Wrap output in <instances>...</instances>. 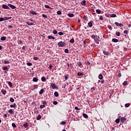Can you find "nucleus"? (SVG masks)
<instances>
[{
  "label": "nucleus",
  "mask_w": 131,
  "mask_h": 131,
  "mask_svg": "<svg viewBox=\"0 0 131 131\" xmlns=\"http://www.w3.org/2000/svg\"><path fill=\"white\" fill-rule=\"evenodd\" d=\"M96 11L97 14H101V10H99V9H97Z\"/></svg>",
  "instance_id": "obj_30"
},
{
  "label": "nucleus",
  "mask_w": 131,
  "mask_h": 131,
  "mask_svg": "<svg viewBox=\"0 0 131 131\" xmlns=\"http://www.w3.org/2000/svg\"><path fill=\"white\" fill-rule=\"evenodd\" d=\"M8 6L12 9H16V7L12 4H8Z\"/></svg>",
  "instance_id": "obj_2"
},
{
  "label": "nucleus",
  "mask_w": 131,
  "mask_h": 131,
  "mask_svg": "<svg viewBox=\"0 0 131 131\" xmlns=\"http://www.w3.org/2000/svg\"><path fill=\"white\" fill-rule=\"evenodd\" d=\"M53 33L54 34H57V33H58V32H57V30H54L53 31Z\"/></svg>",
  "instance_id": "obj_34"
},
{
  "label": "nucleus",
  "mask_w": 131,
  "mask_h": 131,
  "mask_svg": "<svg viewBox=\"0 0 131 131\" xmlns=\"http://www.w3.org/2000/svg\"><path fill=\"white\" fill-rule=\"evenodd\" d=\"M45 107H46V105H40V109H43V108H45Z\"/></svg>",
  "instance_id": "obj_33"
},
{
  "label": "nucleus",
  "mask_w": 131,
  "mask_h": 131,
  "mask_svg": "<svg viewBox=\"0 0 131 131\" xmlns=\"http://www.w3.org/2000/svg\"><path fill=\"white\" fill-rule=\"evenodd\" d=\"M129 106H130V103H126L125 104V107H129Z\"/></svg>",
  "instance_id": "obj_22"
},
{
  "label": "nucleus",
  "mask_w": 131,
  "mask_h": 131,
  "mask_svg": "<svg viewBox=\"0 0 131 131\" xmlns=\"http://www.w3.org/2000/svg\"><path fill=\"white\" fill-rule=\"evenodd\" d=\"M3 70H8V67H3Z\"/></svg>",
  "instance_id": "obj_47"
},
{
  "label": "nucleus",
  "mask_w": 131,
  "mask_h": 131,
  "mask_svg": "<svg viewBox=\"0 0 131 131\" xmlns=\"http://www.w3.org/2000/svg\"><path fill=\"white\" fill-rule=\"evenodd\" d=\"M54 96H56V97H59V94H58V92H55L54 93Z\"/></svg>",
  "instance_id": "obj_20"
},
{
  "label": "nucleus",
  "mask_w": 131,
  "mask_h": 131,
  "mask_svg": "<svg viewBox=\"0 0 131 131\" xmlns=\"http://www.w3.org/2000/svg\"><path fill=\"white\" fill-rule=\"evenodd\" d=\"M86 3V1L84 0L81 2V4L82 6H85Z\"/></svg>",
  "instance_id": "obj_4"
},
{
  "label": "nucleus",
  "mask_w": 131,
  "mask_h": 131,
  "mask_svg": "<svg viewBox=\"0 0 131 131\" xmlns=\"http://www.w3.org/2000/svg\"><path fill=\"white\" fill-rule=\"evenodd\" d=\"M51 86L53 90L56 88V85H55L54 83H52Z\"/></svg>",
  "instance_id": "obj_6"
},
{
  "label": "nucleus",
  "mask_w": 131,
  "mask_h": 131,
  "mask_svg": "<svg viewBox=\"0 0 131 131\" xmlns=\"http://www.w3.org/2000/svg\"><path fill=\"white\" fill-rule=\"evenodd\" d=\"M37 120H39L40 119H41V116L38 115L37 117Z\"/></svg>",
  "instance_id": "obj_23"
},
{
  "label": "nucleus",
  "mask_w": 131,
  "mask_h": 131,
  "mask_svg": "<svg viewBox=\"0 0 131 131\" xmlns=\"http://www.w3.org/2000/svg\"><path fill=\"white\" fill-rule=\"evenodd\" d=\"M59 35H63V32H60L58 33Z\"/></svg>",
  "instance_id": "obj_54"
},
{
  "label": "nucleus",
  "mask_w": 131,
  "mask_h": 131,
  "mask_svg": "<svg viewBox=\"0 0 131 131\" xmlns=\"http://www.w3.org/2000/svg\"><path fill=\"white\" fill-rule=\"evenodd\" d=\"M103 54H104V55H106V56H108L109 53L106 51H103Z\"/></svg>",
  "instance_id": "obj_29"
},
{
  "label": "nucleus",
  "mask_w": 131,
  "mask_h": 131,
  "mask_svg": "<svg viewBox=\"0 0 131 131\" xmlns=\"http://www.w3.org/2000/svg\"><path fill=\"white\" fill-rule=\"evenodd\" d=\"M116 35H117V36H120V33H119V32H116Z\"/></svg>",
  "instance_id": "obj_26"
},
{
  "label": "nucleus",
  "mask_w": 131,
  "mask_h": 131,
  "mask_svg": "<svg viewBox=\"0 0 131 131\" xmlns=\"http://www.w3.org/2000/svg\"><path fill=\"white\" fill-rule=\"evenodd\" d=\"M26 23L28 24V25H33V23H30L29 21H27Z\"/></svg>",
  "instance_id": "obj_18"
},
{
  "label": "nucleus",
  "mask_w": 131,
  "mask_h": 131,
  "mask_svg": "<svg viewBox=\"0 0 131 131\" xmlns=\"http://www.w3.org/2000/svg\"><path fill=\"white\" fill-rule=\"evenodd\" d=\"M124 33L125 34H126V33H127V30H125L124 31Z\"/></svg>",
  "instance_id": "obj_64"
},
{
  "label": "nucleus",
  "mask_w": 131,
  "mask_h": 131,
  "mask_svg": "<svg viewBox=\"0 0 131 131\" xmlns=\"http://www.w3.org/2000/svg\"><path fill=\"white\" fill-rule=\"evenodd\" d=\"M48 38L49 39H55V37L53 36H49Z\"/></svg>",
  "instance_id": "obj_10"
},
{
  "label": "nucleus",
  "mask_w": 131,
  "mask_h": 131,
  "mask_svg": "<svg viewBox=\"0 0 131 131\" xmlns=\"http://www.w3.org/2000/svg\"><path fill=\"white\" fill-rule=\"evenodd\" d=\"M45 8L47 9H50V6L49 5H45Z\"/></svg>",
  "instance_id": "obj_55"
},
{
  "label": "nucleus",
  "mask_w": 131,
  "mask_h": 131,
  "mask_svg": "<svg viewBox=\"0 0 131 131\" xmlns=\"http://www.w3.org/2000/svg\"><path fill=\"white\" fill-rule=\"evenodd\" d=\"M3 9H9V7L7 5H4L2 6Z\"/></svg>",
  "instance_id": "obj_3"
},
{
  "label": "nucleus",
  "mask_w": 131,
  "mask_h": 131,
  "mask_svg": "<svg viewBox=\"0 0 131 131\" xmlns=\"http://www.w3.org/2000/svg\"><path fill=\"white\" fill-rule=\"evenodd\" d=\"M115 25H116V26H119V25H120V24H119V23H117V22H115Z\"/></svg>",
  "instance_id": "obj_50"
},
{
  "label": "nucleus",
  "mask_w": 131,
  "mask_h": 131,
  "mask_svg": "<svg viewBox=\"0 0 131 131\" xmlns=\"http://www.w3.org/2000/svg\"><path fill=\"white\" fill-rule=\"evenodd\" d=\"M68 16H69V17H70L71 18H72V17H74V14H72V13H69V14H68Z\"/></svg>",
  "instance_id": "obj_14"
},
{
  "label": "nucleus",
  "mask_w": 131,
  "mask_h": 131,
  "mask_svg": "<svg viewBox=\"0 0 131 131\" xmlns=\"http://www.w3.org/2000/svg\"><path fill=\"white\" fill-rule=\"evenodd\" d=\"M83 116L84 117V118H88L89 117L88 116V115L86 114H83Z\"/></svg>",
  "instance_id": "obj_21"
},
{
  "label": "nucleus",
  "mask_w": 131,
  "mask_h": 131,
  "mask_svg": "<svg viewBox=\"0 0 131 131\" xmlns=\"http://www.w3.org/2000/svg\"><path fill=\"white\" fill-rule=\"evenodd\" d=\"M112 41H113L114 42H118V39H117L116 38H113Z\"/></svg>",
  "instance_id": "obj_9"
},
{
  "label": "nucleus",
  "mask_w": 131,
  "mask_h": 131,
  "mask_svg": "<svg viewBox=\"0 0 131 131\" xmlns=\"http://www.w3.org/2000/svg\"><path fill=\"white\" fill-rule=\"evenodd\" d=\"M108 29H111V28H112V27L110 25H108Z\"/></svg>",
  "instance_id": "obj_63"
},
{
  "label": "nucleus",
  "mask_w": 131,
  "mask_h": 131,
  "mask_svg": "<svg viewBox=\"0 0 131 131\" xmlns=\"http://www.w3.org/2000/svg\"><path fill=\"white\" fill-rule=\"evenodd\" d=\"M34 60H35V61H37V60H38V57H33Z\"/></svg>",
  "instance_id": "obj_44"
},
{
  "label": "nucleus",
  "mask_w": 131,
  "mask_h": 131,
  "mask_svg": "<svg viewBox=\"0 0 131 131\" xmlns=\"http://www.w3.org/2000/svg\"><path fill=\"white\" fill-rule=\"evenodd\" d=\"M123 85H126V84H127V81H125L123 83H122Z\"/></svg>",
  "instance_id": "obj_36"
},
{
  "label": "nucleus",
  "mask_w": 131,
  "mask_h": 131,
  "mask_svg": "<svg viewBox=\"0 0 131 131\" xmlns=\"http://www.w3.org/2000/svg\"><path fill=\"white\" fill-rule=\"evenodd\" d=\"M42 16L43 17V18H48V16H47V15L46 14H42Z\"/></svg>",
  "instance_id": "obj_41"
},
{
  "label": "nucleus",
  "mask_w": 131,
  "mask_h": 131,
  "mask_svg": "<svg viewBox=\"0 0 131 131\" xmlns=\"http://www.w3.org/2000/svg\"><path fill=\"white\" fill-rule=\"evenodd\" d=\"M10 107L11 108H15V107H16V104H14L13 105H11Z\"/></svg>",
  "instance_id": "obj_39"
},
{
  "label": "nucleus",
  "mask_w": 131,
  "mask_h": 131,
  "mask_svg": "<svg viewBox=\"0 0 131 131\" xmlns=\"http://www.w3.org/2000/svg\"><path fill=\"white\" fill-rule=\"evenodd\" d=\"M70 42H71V43H73V42H74V39L72 38L70 40Z\"/></svg>",
  "instance_id": "obj_31"
},
{
  "label": "nucleus",
  "mask_w": 131,
  "mask_h": 131,
  "mask_svg": "<svg viewBox=\"0 0 131 131\" xmlns=\"http://www.w3.org/2000/svg\"><path fill=\"white\" fill-rule=\"evenodd\" d=\"M119 26H120V27H123V25L122 24H120Z\"/></svg>",
  "instance_id": "obj_62"
},
{
  "label": "nucleus",
  "mask_w": 131,
  "mask_h": 131,
  "mask_svg": "<svg viewBox=\"0 0 131 131\" xmlns=\"http://www.w3.org/2000/svg\"><path fill=\"white\" fill-rule=\"evenodd\" d=\"M99 19H100V20H103V16H100L99 17Z\"/></svg>",
  "instance_id": "obj_60"
},
{
  "label": "nucleus",
  "mask_w": 131,
  "mask_h": 131,
  "mask_svg": "<svg viewBox=\"0 0 131 131\" xmlns=\"http://www.w3.org/2000/svg\"><path fill=\"white\" fill-rule=\"evenodd\" d=\"M64 52L66 53L67 54H68L69 53V50H68V49H65Z\"/></svg>",
  "instance_id": "obj_28"
},
{
  "label": "nucleus",
  "mask_w": 131,
  "mask_h": 131,
  "mask_svg": "<svg viewBox=\"0 0 131 131\" xmlns=\"http://www.w3.org/2000/svg\"><path fill=\"white\" fill-rule=\"evenodd\" d=\"M24 126L25 127H27V126H28V125H27V123L24 124Z\"/></svg>",
  "instance_id": "obj_53"
},
{
  "label": "nucleus",
  "mask_w": 131,
  "mask_h": 131,
  "mask_svg": "<svg viewBox=\"0 0 131 131\" xmlns=\"http://www.w3.org/2000/svg\"><path fill=\"white\" fill-rule=\"evenodd\" d=\"M64 79L65 80H68V75H66L64 76Z\"/></svg>",
  "instance_id": "obj_24"
},
{
  "label": "nucleus",
  "mask_w": 131,
  "mask_h": 131,
  "mask_svg": "<svg viewBox=\"0 0 131 131\" xmlns=\"http://www.w3.org/2000/svg\"><path fill=\"white\" fill-rule=\"evenodd\" d=\"M6 38L5 36H3L1 38V40L2 41L6 40Z\"/></svg>",
  "instance_id": "obj_16"
},
{
  "label": "nucleus",
  "mask_w": 131,
  "mask_h": 131,
  "mask_svg": "<svg viewBox=\"0 0 131 131\" xmlns=\"http://www.w3.org/2000/svg\"><path fill=\"white\" fill-rule=\"evenodd\" d=\"M77 75L78 76H81V75H82V74L79 72V73H78Z\"/></svg>",
  "instance_id": "obj_48"
},
{
  "label": "nucleus",
  "mask_w": 131,
  "mask_h": 131,
  "mask_svg": "<svg viewBox=\"0 0 131 131\" xmlns=\"http://www.w3.org/2000/svg\"><path fill=\"white\" fill-rule=\"evenodd\" d=\"M33 81H34V82H37V81H38V79L35 77L33 79Z\"/></svg>",
  "instance_id": "obj_8"
},
{
  "label": "nucleus",
  "mask_w": 131,
  "mask_h": 131,
  "mask_svg": "<svg viewBox=\"0 0 131 131\" xmlns=\"http://www.w3.org/2000/svg\"><path fill=\"white\" fill-rule=\"evenodd\" d=\"M57 15H61L62 14V12H61L60 11H58L57 12Z\"/></svg>",
  "instance_id": "obj_45"
},
{
  "label": "nucleus",
  "mask_w": 131,
  "mask_h": 131,
  "mask_svg": "<svg viewBox=\"0 0 131 131\" xmlns=\"http://www.w3.org/2000/svg\"><path fill=\"white\" fill-rule=\"evenodd\" d=\"M92 38H95L96 37V36L95 35H93L91 36Z\"/></svg>",
  "instance_id": "obj_58"
},
{
  "label": "nucleus",
  "mask_w": 131,
  "mask_h": 131,
  "mask_svg": "<svg viewBox=\"0 0 131 131\" xmlns=\"http://www.w3.org/2000/svg\"><path fill=\"white\" fill-rule=\"evenodd\" d=\"M41 80H42V81H46V77H41Z\"/></svg>",
  "instance_id": "obj_37"
},
{
  "label": "nucleus",
  "mask_w": 131,
  "mask_h": 131,
  "mask_svg": "<svg viewBox=\"0 0 131 131\" xmlns=\"http://www.w3.org/2000/svg\"><path fill=\"white\" fill-rule=\"evenodd\" d=\"M110 16L111 17V18H115V17H116V15H115V14H110Z\"/></svg>",
  "instance_id": "obj_7"
},
{
  "label": "nucleus",
  "mask_w": 131,
  "mask_h": 131,
  "mask_svg": "<svg viewBox=\"0 0 131 131\" xmlns=\"http://www.w3.org/2000/svg\"><path fill=\"white\" fill-rule=\"evenodd\" d=\"M5 64H10V61H5L4 62Z\"/></svg>",
  "instance_id": "obj_51"
},
{
  "label": "nucleus",
  "mask_w": 131,
  "mask_h": 131,
  "mask_svg": "<svg viewBox=\"0 0 131 131\" xmlns=\"http://www.w3.org/2000/svg\"><path fill=\"white\" fill-rule=\"evenodd\" d=\"M116 123H119V119H117L115 121Z\"/></svg>",
  "instance_id": "obj_46"
},
{
  "label": "nucleus",
  "mask_w": 131,
  "mask_h": 131,
  "mask_svg": "<svg viewBox=\"0 0 131 131\" xmlns=\"http://www.w3.org/2000/svg\"><path fill=\"white\" fill-rule=\"evenodd\" d=\"M2 21H6V18L5 17H0V22H2Z\"/></svg>",
  "instance_id": "obj_11"
},
{
  "label": "nucleus",
  "mask_w": 131,
  "mask_h": 131,
  "mask_svg": "<svg viewBox=\"0 0 131 131\" xmlns=\"http://www.w3.org/2000/svg\"><path fill=\"white\" fill-rule=\"evenodd\" d=\"M9 19H12V17H5V20H9Z\"/></svg>",
  "instance_id": "obj_43"
},
{
  "label": "nucleus",
  "mask_w": 131,
  "mask_h": 131,
  "mask_svg": "<svg viewBox=\"0 0 131 131\" xmlns=\"http://www.w3.org/2000/svg\"><path fill=\"white\" fill-rule=\"evenodd\" d=\"M75 110H80V108H78V107L75 106Z\"/></svg>",
  "instance_id": "obj_56"
},
{
  "label": "nucleus",
  "mask_w": 131,
  "mask_h": 131,
  "mask_svg": "<svg viewBox=\"0 0 131 131\" xmlns=\"http://www.w3.org/2000/svg\"><path fill=\"white\" fill-rule=\"evenodd\" d=\"M9 112L10 114H13V110L12 109H10L9 111Z\"/></svg>",
  "instance_id": "obj_38"
},
{
  "label": "nucleus",
  "mask_w": 131,
  "mask_h": 131,
  "mask_svg": "<svg viewBox=\"0 0 131 131\" xmlns=\"http://www.w3.org/2000/svg\"><path fill=\"white\" fill-rule=\"evenodd\" d=\"M1 92H2V94H3V95H6V94L7 93V92L4 90H1Z\"/></svg>",
  "instance_id": "obj_25"
},
{
  "label": "nucleus",
  "mask_w": 131,
  "mask_h": 131,
  "mask_svg": "<svg viewBox=\"0 0 131 131\" xmlns=\"http://www.w3.org/2000/svg\"><path fill=\"white\" fill-rule=\"evenodd\" d=\"M12 126H13V127H14V128L17 127V126L16 125V124H15V123H13L12 124Z\"/></svg>",
  "instance_id": "obj_27"
},
{
  "label": "nucleus",
  "mask_w": 131,
  "mask_h": 131,
  "mask_svg": "<svg viewBox=\"0 0 131 131\" xmlns=\"http://www.w3.org/2000/svg\"><path fill=\"white\" fill-rule=\"evenodd\" d=\"M57 45H58V47H66V43L61 41L59 42Z\"/></svg>",
  "instance_id": "obj_1"
},
{
  "label": "nucleus",
  "mask_w": 131,
  "mask_h": 131,
  "mask_svg": "<svg viewBox=\"0 0 131 131\" xmlns=\"http://www.w3.org/2000/svg\"><path fill=\"white\" fill-rule=\"evenodd\" d=\"M88 25H89V27H92V26H93V23L90 21L88 23Z\"/></svg>",
  "instance_id": "obj_19"
},
{
  "label": "nucleus",
  "mask_w": 131,
  "mask_h": 131,
  "mask_svg": "<svg viewBox=\"0 0 131 131\" xmlns=\"http://www.w3.org/2000/svg\"><path fill=\"white\" fill-rule=\"evenodd\" d=\"M8 85H9V86H10V88L13 87V84H12V82H11L10 81L8 82Z\"/></svg>",
  "instance_id": "obj_15"
},
{
  "label": "nucleus",
  "mask_w": 131,
  "mask_h": 131,
  "mask_svg": "<svg viewBox=\"0 0 131 131\" xmlns=\"http://www.w3.org/2000/svg\"><path fill=\"white\" fill-rule=\"evenodd\" d=\"M77 65H78L79 66H81V62L80 61L78 62Z\"/></svg>",
  "instance_id": "obj_49"
},
{
  "label": "nucleus",
  "mask_w": 131,
  "mask_h": 131,
  "mask_svg": "<svg viewBox=\"0 0 131 131\" xmlns=\"http://www.w3.org/2000/svg\"><path fill=\"white\" fill-rule=\"evenodd\" d=\"M8 28H13V26H12V25H9V26H8Z\"/></svg>",
  "instance_id": "obj_59"
},
{
  "label": "nucleus",
  "mask_w": 131,
  "mask_h": 131,
  "mask_svg": "<svg viewBox=\"0 0 131 131\" xmlns=\"http://www.w3.org/2000/svg\"><path fill=\"white\" fill-rule=\"evenodd\" d=\"M43 94V89H41L39 91V95H42Z\"/></svg>",
  "instance_id": "obj_17"
},
{
  "label": "nucleus",
  "mask_w": 131,
  "mask_h": 131,
  "mask_svg": "<svg viewBox=\"0 0 131 131\" xmlns=\"http://www.w3.org/2000/svg\"><path fill=\"white\" fill-rule=\"evenodd\" d=\"M98 78L99 79H103V75L102 74H99Z\"/></svg>",
  "instance_id": "obj_12"
},
{
  "label": "nucleus",
  "mask_w": 131,
  "mask_h": 131,
  "mask_svg": "<svg viewBox=\"0 0 131 131\" xmlns=\"http://www.w3.org/2000/svg\"><path fill=\"white\" fill-rule=\"evenodd\" d=\"M60 124H61L62 125H64V124H66V122L62 121L61 122Z\"/></svg>",
  "instance_id": "obj_35"
},
{
  "label": "nucleus",
  "mask_w": 131,
  "mask_h": 131,
  "mask_svg": "<svg viewBox=\"0 0 131 131\" xmlns=\"http://www.w3.org/2000/svg\"><path fill=\"white\" fill-rule=\"evenodd\" d=\"M30 13L32 15H36V12H35V11H30Z\"/></svg>",
  "instance_id": "obj_13"
},
{
  "label": "nucleus",
  "mask_w": 131,
  "mask_h": 131,
  "mask_svg": "<svg viewBox=\"0 0 131 131\" xmlns=\"http://www.w3.org/2000/svg\"><path fill=\"white\" fill-rule=\"evenodd\" d=\"M18 43H19V45H21V43H23V42H22V40H18Z\"/></svg>",
  "instance_id": "obj_40"
},
{
  "label": "nucleus",
  "mask_w": 131,
  "mask_h": 131,
  "mask_svg": "<svg viewBox=\"0 0 131 131\" xmlns=\"http://www.w3.org/2000/svg\"><path fill=\"white\" fill-rule=\"evenodd\" d=\"M84 20H86V21H88V17L84 16L83 17Z\"/></svg>",
  "instance_id": "obj_52"
},
{
  "label": "nucleus",
  "mask_w": 131,
  "mask_h": 131,
  "mask_svg": "<svg viewBox=\"0 0 131 131\" xmlns=\"http://www.w3.org/2000/svg\"><path fill=\"white\" fill-rule=\"evenodd\" d=\"M125 120H126V118H125V117L121 118V122H125Z\"/></svg>",
  "instance_id": "obj_5"
},
{
  "label": "nucleus",
  "mask_w": 131,
  "mask_h": 131,
  "mask_svg": "<svg viewBox=\"0 0 131 131\" xmlns=\"http://www.w3.org/2000/svg\"><path fill=\"white\" fill-rule=\"evenodd\" d=\"M10 102H11V103H14V100L13 99V98H10Z\"/></svg>",
  "instance_id": "obj_32"
},
{
  "label": "nucleus",
  "mask_w": 131,
  "mask_h": 131,
  "mask_svg": "<svg viewBox=\"0 0 131 131\" xmlns=\"http://www.w3.org/2000/svg\"><path fill=\"white\" fill-rule=\"evenodd\" d=\"M52 67H53L52 64H50V66H49V69H52Z\"/></svg>",
  "instance_id": "obj_61"
},
{
  "label": "nucleus",
  "mask_w": 131,
  "mask_h": 131,
  "mask_svg": "<svg viewBox=\"0 0 131 131\" xmlns=\"http://www.w3.org/2000/svg\"><path fill=\"white\" fill-rule=\"evenodd\" d=\"M27 64L28 66H32V63L31 62H28Z\"/></svg>",
  "instance_id": "obj_42"
},
{
  "label": "nucleus",
  "mask_w": 131,
  "mask_h": 131,
  "mask_svg": "<svg viewBox=\"0 0 131 131\" xmlns=\"http://www.w3.org/2000/svg\"><path fill=\"white\" fill-rule=\"evenodd\" d=\"M54 105H57L58 104V102L57 101H53Z\"/></svg>",
  "instance_id": "obj_57"
}]
</instances>
